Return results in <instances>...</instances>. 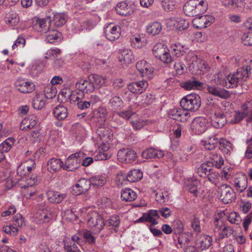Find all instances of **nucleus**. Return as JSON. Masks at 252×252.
I'll return each instance as SVG.
<instances>
[{"mask_svg": "<svg viewBox=\"0 0 252 252\" xmlns=\"http://www.w3.org/2000/svg\"><path fill=\"white\" fill-rule=\"evenodd\" d=\"M207 6V2L204 0H190L185 3L183 10L187 16L193 17L206 12Z\"/></svg>", "mask_w": 252, "mask_h": 252, "instance_id": "f257e3e1", "label": "nucleus"}, {"mask_svg": "<svg viewBox=\"0 0 252 252\" xmlns=\"http://www.w3.org/2000/svg\"><path fill=\"white\" fill-rule=\"evenodd\" d=\"M201 103V98L198 94H191L182 99L180 101V105L187 111L194 112L198 110Z\"/></svg>", "mask_w": 252, "mask_h": 252, "instance_id": "f03ea898", "label": "nucleus"}, {"mask_svg": "<svg viewBox=\"0 0 252 252\" xmlns=\"http://www.w3.org/2000/svg\"><path fill=\"white\" fill-rule=\"evenodd\" d=\"M85 154L82 152H78L70 155L66 159L63 169L68 171H74L78 168Z\"/></svg>", "mask_w": 252, "mask_h": 252, "instance_id": "7ed1b4c3", "label": "nucleus"}, {"mask_svg": "<svg viewBox=\"0 0 252 252\" xmlns=\"http://www.w3.org/2000/svg\"><path fill=\"white\" fill-rule=\"evenodd\" d=\"M153 53L156 58L165 63H170L173 61L169 50L166 46L161 43L156 44L153 48Z\"/></svg>", "mask_w": 252, "mask_h": 252, "instance_id": "20e7f679", "label": "nucleus"}, {"mask_svg": "<svg viewBox=\"0 0 252 252\" xmlns=\"http://www.w3.org/2000/svg\"><path fill=\"white\" fill-rule=\"evenodd\" d=\"M87 220L89 226L95 232H99L105 224L102 217L95 211L89 212L87 216Z\"/></svg>", "mask_w": 252, "mask_h": 252, "instance_id": "39448f33", "label": "nucleus"}, {"mask_svg": "<svg viewBox=\"0 0 252 252\" xmlns=\"http://www.w3.org/2000/svg\"><path fill=\"white\" fill-rule=\"evenodd\" d=\"M213 109L211 116L212 125L216 128H222L227 122L226 116L218 105L213 104Z\"/></svg>", "mask_w": 252, "mask_h": 252, "instance_id": "423d86ee", "label": "nucleus"}, {"mask_svg": "<svg viewBox=\"0 0 252 252\" xmlns=\"http://www.w3.org/2000/svg\"><path fill=\"white\" fill-rule=\"evenodd\" d=\"M218 193L220 199L225 204L231 202L235 197L233 189L226 184H223L218 188Z\"/></svg>", "mask_w": 252, "mask_h": 252, "instance_id": "0eeeda50", "label": "nucleus"}, {"mask_svg": "<svg viewBox=\"0 0 252 252\" xmlns=\"http://www.w3.org/2000/svg\"><path fill=\"white\" fill-rule=\"evenodd\" d=\"M207 120L202 117H196L191 123V129L192 131L196 134H200L207 129Z\"/></svg>", "mask_w": 252, "mask_h": 252, "instance_id": "6e6552de", "label": "nucleus"}, {"mask_svg": "<svg viewBox=\"0 0 252 252\" xmlns=\"http://www.w3.org/2000/svg\"><path fill=\"white\" fill-rule=\"evenodd\" d=\"M168 117L181 122L187 121L190 117L189 113L186 111L183 108H175L170 109L168 113Z\"/></svg>", "mask_w": 252, "mask_h": 252, "instance_id": "1a4fd4ad", "label": "nucleus"}, {"mask_svg": "<svg viewBox=\"0 0 252 252\" xmlns=\"http://www.w3.org/2000/svg\"><path fill=\"white\" fill-rule=\"evenodd\" d=\"M75 88L85 94L91 93L95 90L89 75L85 79H81L75 83Z\"/></svg>", "mask_w": 252, "mask_h": 252, "instance_id": "9d476101", "label": "nucleus"}, {"mask_svg": "<svg viewBox=\"0 0 252 252\" xmlns=\"http://www.w3.org/2000/svg\"><path fill=\"white\" fill-rule=\"evenodd\" d=\"M118 158L122 162L130 163L134 161L137 157L136 152L129 148L120 150L117 154Z\"/></svg>", "mask_w": 252, "mask_h": 252, "instance_id": "9b49d317", "label": "nucleus"}, {"mask_svg": "<svg viewBox=\"0 0 252 252\" xmlns=\"http://www.w3.org/2000/svg\"><path fill=\"white\" fill-rule=\"evenodd\" d=\"M90 179L82 178L80 179L72 188V193L78 195L86 192L91 188Z\"/></svg>", "mask_w": 252, "mask_h": 252, "instance_id": "f8f14e48", "label": "nucleus"}, {"mask_svg": "<svg viewBox=\"0 0 252 252\" xmlns=\"http://www.w3.org/2000/svg\"><path fill=\"white\" fill-rule=\"evenodd\" d=\"M248 0H222L223 5L236 11H242Z\"/></svg>", "mask_w": 252, "mask_h": 252, "instance_id": "ddd939ff", "label": "nucleus"}, {"mask_svg": "<svg viewBox=\"0 0 252 252\" xmlns=\"http://www.w3.org/2000/svg\"><path fill=\"white\" fill-rule=\"evenodd\" d=\"M14 85L17 90L22 93H31L34 90V87L32 82L21 78L15 81Z\"/></svg>", "mask_w": 252, "mask_h": 252, "instance_id": "4468645a", "label": "nucleus"}, {"mask_svg": "<svg viewBox=\"0 0 252 252\" xmlns=\"http://www.w3.org/2000/svg\"><path fill=\"white\" fill-rule=\"evenodd\" d=\"M212 239L205 234L198 235L195 240V245L197 248L201 250L208 249L212 244Z\"/></svg>", "mask_w": 252, "mask_h": 252, "instance_id": "2eb2a0df", "label": "nucleus"}, {"mask_svg": "<svg viewBox=\"0 0 252 252\" xmlns=\"http://www.w3.org/2000/svg\"><path fill=\"white\" fill-rule=\"evenodd\" d=\"M218 81L220 85H222L227 88H233L237 87L239 84H241L242 83L239 81V79L236 78V76H234V74L233 75H229L227 77H225V78L222 81L220 80V77H218Z\"/></svg>", "mask_w": 252, "mask_h": 252, "instance_id": "dca6fc26", "label": "nucleus"}, {"mask_svg": "<svg viewBox=\"0 0 252 252\" xmlns=\"http://www.w3.org/2000/svg\"><path fill=\"white\" fill-rule=\"evenodd\" d=\"M209 93L221 98L226 99L230 96L229 92L224 89L215 86H210L207 88Z\"/></svg>", "mask_w": 252, "mask_h": 252, "instance_id": "f3484780", "label": "nucleus"}, {"mask_svg": "<svg viewBox=\"0 0 252 252\" xmlns=\"http://www.w3.org/2000/svg\"><path fill=\"white\" fill-rule=\"evenodd\" d=\"M105 32V36L108 40L114 41L119 38L121 33V28L118 26L111 27L109 25L107 27Z\"/></svg>", "mask_w": 252, "mask_h": 252, "instance_id": "a211bd4d", "label": "nucleus"}, {"mask_svg": "<svg viewBox=\"0 0 252 252\" xmlns=\"http://www.w3.org/2000/svg\"><path fill=\"white\" fill-rule=\"evenodd\" d=\"M47 196L48 200L51 203L59 204L66 198V194L59 191L49 190L47 192Z\"/></svg>", "mask_w": 252, "mask_h": 252, "instance_id": "6ab92c4d", "label": "nucleus"}, {"mask_svg": "<svg viewBox=\"0 0 252 252\" xmlns=\"http://www.w3.org/2000/svg\"><path fill=\"white\" fill-rule=\"evenodd\" d=\"M181 86L186 90L200 89L203 87V83L198 81L195 78L192 77L189 80L182 82Z\"/></svg>", "mask_w": 252, "mask_h": 252, "instance_id": "aec40b11", "label": "nucleus"}, {"mask_svg": "<svg viewBox=\"0 0 252 252\" xmlns=\"http://www.w3.org/2000/svg\"><path fill=\"white\" fill-rule=\"evenodd\" d=\"M51 23L50 17L48 16L42 19H37L35 24V27L38 28L37 30L40 32L46 33L50 29Z\"/></svg>", "mask_w": 252, "mask_h": 252, "instance_id": "412c9836", "label": "nucleus"}, {"mask_svg": "<svg viewBox=\"0 0 252 252\" xmlns=\"http://www.w3.org/2000/svg\"><path fill=\"white\" fill-rule=\"evenodd\" d=\"M164 155L162 151L152 148L146 149L141 154V156L144 158H160Z\"/></svg>", "mask_w": 252, "mask_h": 252, "instance_id": "4be33fe9", "label": "nucleus"}, {"mask_svg": "<svg viewBox=\"0 0 252 252\" xmlns=\"http://www.w3.org/2000/svg\"><path fill=\"white\" fill-rule=\"evenodd\" d=\"M207 157V161L211 162L214 164V166L218 169L220 168L224 164V160L220 155L211 152L206 156Z\"/></svg>", "mask_w": 252, "mask_h": 252, "instance_id": "5701e85b", "label": "nucleus"}, {"mask_svg": "<svg viewBox=\"0 0 252 252\" xmlns=\"http://www.w3.org/2000/svg\"><path fill=\"white\" fill-rule=\"evenodd\" d=\"M251 68L249 65H246L238 68L237 72L234 73L235 76L239 79V81L242 83L246 81L251 74Z\"/></svg>", "mask_w": 252, "mask_h": 252, "instance_id": "b1692460", "label": "nucleus"}, {"mask_svg": "<svg viewBox=\"0 0 252 252\" xmlns=\"http://www.w3.org/2000/svg\"><path fill=\"white\" fill-rule=\"evenodd\" d=\"M46 33V40L50 43L60 42L63 38L61 32L56 30L49 29Z\"/></svg>", "mask_w": 252, "mask_h": 252, "instance_id": "393cba45", "label": "nucleus"}, {"mask_svg": "<svg viewBox=\"0 0 252 252\" xmlns=\"http://www.w3.org/2000/svg\"><path fill=\"white\" fill-rule=\"evenodd\" d=\"M35 162L32 160H28L26 163L18 166L17 172L20 176L25 175L35 168Z\"/></svg>", "mask_w": 252, "mask_h": 252, "instance_id": "a878e982", "label": "nucleus"}, {"mask_svg": "<svg viewBox=\"0 0 252 252\" xmlns=\"http://www.w3.org/2000/svg\"><path fill=\"white\" fill-rule=\"evenodd\" d=\"M115 9L118 14L125 16L129 15L133 12V10L130 5L124 1L118 3L115 7Z\"/></svg>", "mask_w": 252, "mask_h": 252, "instance_id": "bb28decb", "label": "nucleus"}, {"mask_svg": "<svg viewBox=\"0 0 252 252\" xmlns=\"http://www.w3.org/2000/svg\"><path fill=\"white\" fill-rule=\"evenodd\" d=\"M98 136L103 142H109L111 138V130L107 127L100 126L96 131Z\"/></svg>", "mask_w": 252, "mask_h": 252, "instance_id": "cd10ccee", "label": "nucleus"}, {"mask_svg": "<svg viewBox=\"0 0 252 252\" xmlns=\"http://www.w3.org/2000/svg\"><path fill=\"white\" fill-rule=\"evenodd\" d=\"M108 104L109 107L112 111L117 112L123 109L124 102L120 96H114L109 100Z\"/></svg>", "mask_w": 252, "mask_h": 252, "instance_id": "c85d7f7f", "label": "nucleus"}, {"mask_svg": "<svg viewBox=\"0 0 252 252\" xmlns=\"http://www.w3.org/2000/svg\"><path fill=\"white\" fill-rule=\"evenodd\" d=\"M187 189L193 194L194 196H197L198 189L200 186V182L196 179H189L186 183Z\"/></svg>", "mask_w": 252, "mask_h": 252, "instance_id": "c756f323", "label": "nucleus"}, {"mask_svg": "<svg viewBox=\"0 0 252 252\" xmlns=\"http://www.w3.org/2000/svg\"><path fill=\"white\" fill-rule=\"evenodd\" d=\"M233 182L236 189L240 192H242L245 190L248 186V179L245 176H241L235 178Z\"/></svg>", "mask_w": 252, "mask_h": 252, "instance_id": "7c9ffc66", "label": "nucleus"}, {"mask_svg": "<svg viewBox=\"0 0 252 252\" xmlns=\"http://www.w3.org/2000/svg\"><path fill=\"white\" fill-rule=\"evenodd\" d=\"M63 167V162L58 158H52L47 163V169L50 172H57Z\"/></svg>", "mask_w": 252, "mask_h": 252, "instance_id": "2f4dec72", "label": "nucleus"}, {"mask_svg": "<svg viewBox=\"0 0 252 252\" xmlns=\"http://www.w3.org/2000/svg\"><path fill=\"white\" fill-rule=\"evenodd\" d=\"M214 164L206 160L202 163L197 169V174L201 177L206 178V175L212 171Z\"/></svg>", "mask_w": 252, "mask_h": 252, "instance_id": "473e14b6", "label": "nucleus"}, {"mask_svg": "<svg viewBox=\"0 0 252 252\" xmlns=\"http://www.w3.org/2000/svg\"><path fill=\"white\" fill-rule=\"evenodd\" d=\"M53 114L57 119L61 121L66 118L68 112L65 106L63 105H58L54 108Z\"/></svg>", "mask_w": 252, "mask_h": 252, "instance_id": "72a5a7b5", "label": "nucleus"}, {"mask_svg": "<svg viewBox=\"0 0 252 252\" xmlns=\"http://www.w3.org/2000/svg\"><path fill=\"white\" fill-rule=\"evenodd\" d=\"M171 20L174 22V26L179 31L187 29L189 25L188 21L181 18L174 17L171 19Z\"/></svg>", "mask_w": 252, "mask_h": 252, "instance_id": "f704fd0d", "label": "nucleus"}, {"mask_svg": "<svg viewBox=\"0 0 252 252\" xmlns=\"http://www.w3.org/2000/svg\"><path fill=\"white\" fill-rule=\"evenodd\" d=\"M143 177V173L140 169H133L126 175V180L134 183L140 180Z\"/></svg>", "mask_w": 252, "mask_h": 252, "instance_id": "c9c22d12", "label": "nucleus"}, {"mask_svg": "<svg viewBox=\"0 0 252 252\" xmlns=\"http://www.w3.org/2000/svg\"><path fill=\"white\" fill-rule=\"evenodd\" d=\"M121 55L119 56V60L121 62L123 61L126 64H129L134 59L132 51L128 49L122 50Z\"/></svg>", "mask_w": 252, "mask_h": 252, "instance_id": "e433bc0d", "label": "nucleus"}, {"mask_svg": "<svg viewBox=\"0 0 252 252\" xmlns=\"http://www.w3.org/2000/svg\"><path fill=\"white\" fill-rule=\"evenodd\" d=\"M161 29V25L157 22L150 23L146 28L147 32L152 35H156L159 33Z\"/></svg>", "mask_w": 252, "mask_h": 252, "instance_id": "4c0bfd02", "label": "nucleus"}, {"mask_svg": "<svg viewBox=\"0 0 252 252\" xmlns=\"http://www.w3.org/2000/svg\"><path fill=\"white\" fill-rule=\"evenodd\" d=\"M146 215V221L151 223V225H155L158 223L157 220L159 218V211L156 210H150Z\"/></svg>", "mask_w": 252, "mask_h": 252, "instance_id": "58836bf2", "label": "nucleus"}, {"mask_svg": "<svg viewBox=\"0 0 252 252\" xmlns=\"http://www.w3.org/2000/svg\"><path fill=\"white\" fill-rule=\"evenodd\" d=\"M44 97L39 94H36L32 100V106L35 109L40 110L45 105Z\"/></svg>", "mask_w": 252, "mask_h": 252, "instance_id": "ea45409f", "label": "nucleus"}, {"mask_svg": "<svg viewBox=\"0 0 252 252\" xmlns=\"http://www.w3.org/2000/svg\"><path fill=\"white\" fill-rule=\"evenodd\" d=\"M220 150L224 154L229 155L231 151L233 150L232 144L228 141L225 139H221L219 140Z\"/></svg>", "mask_w": 252, "mask_h": 252, "instance_id": "a19ab883", "label": "nucleus"}, {"mask_svg": "<svg viewBox=\"0 0 252 252\" xmlns=\"http://www.w3.org/2000/svg\"><path fill=\"white\" fill-rule=\"evenodd\" d=\"M136 194L129 188L122 189L121 191V197L126 201H132L136 198Z\"/></svg>", "mask_w": 252, "mask_h": 252, "instance_id": "79ce46f5", "label": "nucleus"}, {"mask_svg": "<svg viewBox=\"0 0 252 252\" xmlns=\"http://www.w3.org/2000/svg\"><path fill=\"white\" fill-rule=\"evenodd\" d=\"M67 20L66 15L62 13H58L54 14L53 22L54 25L57 27H61L64 25Z\"/></svg>", "mask_w": 252, "mask_h": 252, "instance_id": "37998d69", "label": "nucleus"}, {"mask_svg": "<svg viewBox=\"0 0 252 252\" xmlns=\"http://www.w3.org/2000/svg\"><path fill=\"white\" fill-rule=\"evenodd\" d=\"M205 148L207 150L214 149L219 143V140L214 136L213 137L209 138L207 140L201 142Z\"/></svg>", "mask_w": 252, "mask_h": 252, "instance_id": "c03bdc74", "label": "nucleus"}, {"mask_svg": "<svg viewBox=\"0 0 252 252\" xmlns=\"http://www.w3.org/2000/svg\"><path fill=\"white\" fill-rule=\"evenodd\" d=\"M205 18L204 15L194 18L192 21L193 27L197 29L206 28L207 26H206V20Z\"/></svg>", "mask_w": 252, "mask_h": 252, "instance_id": "a18cd8bd", "label": "nucleus"}, {"mask_svg": "<svg viewBox=\"0 0 252 252\" xmlns=\"http://www.w3.org/2000/svg\"><path fill=\"white\" fill-rule=\"evenodd\" d=\"M85 93L76 88V90L71 91L70 94V99L73 101H80L82 100L85 95Z\"/></svg>", "mask_w": 252, "mask_h": 252, "instance_id": "49530a36", "label": "nucleus"}, {"mask_svg": "<svg viewBox=\"0 0 252 252\" xmlns=\"http://www.w3.org/2000/svg\"><path fill=\"white\" fill-rule=\"evenodd\" d=\"M91 185L95 187L103 186L106 183L105 178L101 176H96L90 179Z\"/></svg>", "mask_w": 252, "mask_h": 252, "instance_id": "de8ad7c7", "label": "nucleus"}, {"mask_svg": "<svg viewBox=\"0 0 252 252\" xmlns=\"http://www.w3.org/2000/svg\"><path fill=\"white\" fill-rule=\"evenodd\" d=\"M14 142L13 138H8L0 144V151L7 152L11 148Z\"/></svg>", "mask_w": 252, "mask_h": 252, "instance_id": "09e8293b", "label": "nucleus"}, {"mask_svg": "<svg viewBox=\"0 0 252 252\" xmlns=\"http://www.w3.org/2000/svg\"><path fill=\"white\" fill-rule=\"evenodd\" d=\"M93 84L101 87L105 84V79L97 74H91L89 75Z\"/></svg>", "mask_w": 252, "mask_h": 252, "instance_id": "8fccbe9b", "label": "nucleus"}, {"mask_svg": "<svg viewBox=\"0 0 252 252\" xmlns=\"http://www.w3.org/2000/svg\"><path fill=\"white\" fill-rule=\"evenodd\" d=\"M162 7L166 11H172L175 9V0H163L161 2Z\"/></svg>", "mask_w": 252, "mask_h": 252, "instance_id": "3c124183", "label": "nucleus"}, {"mask_svg": "<svg viewBox=\"0 0 252 252\" xmlns=\"http://www.w3.org/2000/svg\"><path fill=\"white\" fill-rule=\"evenodd\" d=\"M249 31L245 33L242 37V40L245 45L252 46V26L249 28Z\"/></svg>", "mask_w": 252, "mask_h": 252, "instance_id": "603ef678", "label": "nucleus"}, {"mask_svg": "<svg viewBox=\"0 0 252 252\" xmlns=\"http://www.w3.org/2000/svg\"><path fill=\"white\" fill-rule=\"evenodd\" d=\"M141 103L144 106L151 104L155 99V96L151 94H147L142 95Z\"/></svg>", "mask_w": 252, "mask_h": 252, "instance_id": "864d4df0", "label": "nucleus"}, {"mask_svg": "<svg viewBox=\"0 0 252 252\" xmlns=\"http://www.w3.org/2000/svg\"><path fill=\"white\" fill-rule=\"evenodd\" d=\"M227 220L231 223L239 224L241 222L242 219L239 214L236 212H233L229 214Z\"/></svg>", "mask_w": 252, "mask_h": 252, "instance_id": "5fc2aeb1", "label": "nucleus"}, {"mask_svg": "<svg viewBox=\"0 0 252 252\" xmlns=\"http://www.w3.org/2000/svg\"><path fill=\"white\" fill-rule=\"evenodd\" d=\"M247 116H248V112L245 110L241 112H237L234 115V119L230 121V123H238Z\"/></svg>", "mask_w": 252, "mask_h": 252, "instance_id": "6e6d98bb", "label": "nucleus"}, {"mask_svg": "<svg viewBox=\"0 0 252 252\" xmlns=\"http://www.w3.org/2000/svg\"><path fill=\"white\" fill-rule=\"evenodd\" d=\"M82 237L84 239V241L89 244L92 245L94 244L95 242V238L93 236L91 232L89 231L86 230L82 233Z\"/></svg>", "mask_w": 252, "mask_h": 252, "instance_id": "4d7b16f0", "label": "nucleus"}, {"mask_svg": "<svg viewBox=\"0 0 252 252\" xmlns=\"http://www.w3.org/2000/svg\"><path fill=\"white\" fill-rule=\"evenodd\" d=\"M120 223V220L119 217L115 215L111 217L106 221V224L108 226H112L114 227H118Z\"/></svg>", "mask_w": 252, "mask_h": 252, "instance_id": "13d9d810", "label": "nucleus"}, {"mask_svg": "<svg viewBox=\"0 0 252 252\" xmlns=\"http://www.w3.org/2000/svg\"><path fill=\"white\" fill-rule=\"evenodd\" d=\"M2 230L4 233L14 236L17 235L18 229L17 227H15L12 225H10L4 226L2 228Z\"/></svg>", "mask_w": 252, "mask_h": 252, "instance_id": "bf43d9fd", "label": "nucleus"}, {"mask_svg": "<svg viewBox=\"0 0 252 252\" xmlns=\"http://www.w3.org/2000/svg\"><path fill=\"white\" fill-rule=\"evenodd\" d=\"M9 14L10 15L8 17V22L12 26L17 25L19 22V18L17 13L11 11Z\"/></svg>", "mask_w": 252, "mask_h": 252, "instance_id": "052dcab7", "label": "nucleus"}, {"mask_svg": "<svg viewBox=\"0 0 252 252\" xmlns=\"http://www.w3.org/2000/svg\"><path fill=\"white\" fill-rule=\"evenodd\" d=\"M233 232V230L228 226H224L221 232H220V238H224V237H228Z\"/></svg>", "mask_w": 252, "mask_h": 252, "instance_id": "680f3d73", "label": "nucleus"}, {"mask_svg": "<svg viewBox=\"0 0 252 252\" xmlns=\"http://www.w3.org/2000/svg\"><path fill=\"white\" fill-rule=\"evenodd\" d=\"M191 226L195 232H199L201 231L200 220L198 218L194 217L191 220Z\"/></svg>", "mask_w": 252, "mask_h": 252, "instance_id": "e2e57ef3", "label": "nucleus"}, {"mask_svg": "<svg viewBox=\"0 0 252 252\" xmlns=\"http://www.w3.org/2000/svg\"><path fill=\"white\" fill-rule=\"evenodd\" d=\"M14 224L19 227L25 225L24 218L23 216L19 214H16L14 217L13 220Z\"/></svg>", "mask_w": 252, "mask_h": 252, "instance_id": "0e129e2a", "label": "nucleus"}, {"mask_svg": "<svg viewBox=\"0 0 252 252\" xmlns=\"http://www.w3.org/2000/svg\"><path fill=\"white\" fill-rule=\"evenodd\" d=\"M219 177V174L218 172H213L212 171L206 175L208 181L213 184H216L218 181Z\"/></svg>", "mask_w": 252, "mask_h": 252, "instance_id": "69168bd1", "label": "nucleus"}, {"mask_svg": "<svg viewBox=\"0 0 252 252\" xmlns=\"http://www.w3.org/2000/svg\"><path fill=\"white\" fill-rule=\"evenodd\" d=\"M26 43V40L23 37H18L12 45V49H15L16 47L23 48Z\"/></svg>", "mask_w": 252, "mask_h": 252, "instance_id": "338daca9", "label": "nucleus"}, {"mask_svg": "<svg viewBox=\"0 0 252 252\" xmlns=\"http://www.w3.org/2000/svg\"><path fill=\"white\" fill-rule=\"evenodd\" d=\"M91 106L93 107L96 103L100 101V98L99 96L96 94H92L88 100Z\"/></svg>", "mask_w": 252, "mask_h": 252, "instance_id": "774afa93", "label": "nucleus"}]
</instances>
